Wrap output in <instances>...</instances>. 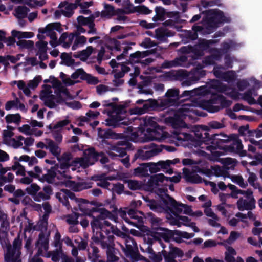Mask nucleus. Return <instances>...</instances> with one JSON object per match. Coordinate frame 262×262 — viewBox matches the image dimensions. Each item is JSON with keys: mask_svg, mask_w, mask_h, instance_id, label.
Returning <instances> with one entry per match:
<instances>
[{"mask_svg": "<svg viewBox=\"0 0 262 262\" xmlns=\"http://www.w3.org/2000/svg\"><path fill=\"white\" fill-rule=\"evenodd\" d=\"M41 80V77L40 76H37L33 80H30L28 83V86L29 89H34L36 88L40 81Z\"/></svg>", "mask_w": 262, "mask_h": 262, "instance_id": "864d4df0", "label": "nucleus"}, {"mask_svg": "<svg viewBox=\"0 0 262 262\" xmlns=\"http://www.w3.org/2000/svg\"><path fill=\"white\" fill-rule=\"evenodd\" d=\"M159 152L160 150L154 144H151L149 146H145L143 149H139L136 157L142 160H146L157 155Z\"/></svg>", "mask_w": 262, "mask_h": 262, "instance_id": "6ab92c4d", "label": "nucleus"}, {"mask_svg": "<svg viewBox=\"0 0 262 262\" xmlns=\"http://www.w3.org/2000/svg\"><path fill=\"white\" fill-rule=\"evenodd\" d=\"M200 128L202 130L198 129L195 132H191L190 133L176 131L172 134L173 141L178 145H182L190 148L193 147L196 148V149H193L194 151L201 155L204 152V149H206L211 152L210 159L222 163L226 172L228 170L233 169L236 163L235 160L230 158H219L220 156L223 155V152L220 149L213 146L214 144V139L210 138L209 134L206 132L207 127L204 126Z\"/></svg>", "mask_w": 262, "mask_h": 262, "instance_id": "f257e3e1", "label": "nucleus"}, {"mask_svg": "<svg viewBox=\"0 0 262 262\" xmlns=\"http://www.w3.org/2000/svg\"><path fill=\"white\" fill-rule=\"evenodd\" d=\"M192 111L191 106L187 104H185L179 108L174 114V117L170 119L173 127L176 128L185 127L186 125L183 122V119L184 117L189 116Z\"/></svg>", "mask_w": 262, "mask_h": 262, "instance_id": "ddd939ff", "label": "nucleus"}, {"mask_svg": "<svg viewBox=\"0 0 262 262\" xmlns=\"http://www.w3.org/2000/svg\"><path fill=\"white\" fill-rule=\"evenodd\" d=\"M183 173L186 180L193 183H199L202 182L201 178L195 172H190L186 168L183 169Z\"/></svg>", "mask_w": 262, "mask_h": 262, "instance_id": "c85d7f7f", "label": "nucleus"}, {"mask_svg": "<svg viewBox=\"0 0 262 262\" xmlns=\"http://www.w3.org/2000/svg\"><path fill=\"white\" fill-rule=\"evenodd\" d=\"M108 47L112 49H114L117 50H120V44L116 39H111L108 43Z\"/></svg>", "mask_w": 262, "mask_h": 262, "instance_id": "338daca9", "label": "nucleus"}, {"mask_svg": "<svg viewBox=\"0 0 262 262\" xmlns=\"http://www.w3.org/2000/svg\"><path fill=\"white\" fill-rule=\"evenodd\" d=\"M45 83H50L51 85H46L41 93L40 98L45 104L52 108L57 103L64 102L67 105L73 109H78L80 104L76 101H71L73 97L69 94L67 89L55 77L50 76L44 80Z\"/></svg>", "mask_w": 262, "mask_h": 262, "instance_id": "f03ea898", "label": "nucleus"}, {"mask_svg": "<svg viewBox=\"0 0 262 262\" xmlns=\"http://www.w3.org/2000/svg\"><path fill=\"white\" fill-rule=\"evenodd\" d=\"M77 21L78 25L81 26H88L89 28V30L88 33L89 34H94L96 33V30L94 27L92 18L89 17H84L82 16H79L77 17Z\"/></svg>", "mask_w": 262, "mask_h": 262, "instance_id": "a878e982", "label": "nucleus"}, {"mask_svg": "<svg viewBox=\"0 0 262 262\" xmlns=\"http://www.w3.org/2000/svg\"><path fill=\"white\" fill-rule=\"evenodd\" d=\"M126 256L133 261L138 260V254L136 252V245L134 241L128 238L126 242V248L124 249Z\"/></svg>", "mask_w": 262, "mask_h": 262, "instance_id": "412c9836", "label": "nucleus"}, {"mask_svg": "<svg viewBox=\"0 0 262 262\" xmlns=\"http://www.w3.org/2000/svg\"><path fill=\"white\" fill-rule=\"evenodd\" d=\"M220 4V0H210V1H203L201 3V5L204 8H208L209 7L219 5Z\"/></svg>", "mask_w": 262, "mask_h": 262, "instance_id": "4d7b16f0", "label": "nucleus"}, {"mask_svg": "<svg viewBox=\"0 0 262 262\" xmlns=\"http://www.w3.org/2000/svg\"><path fill=\"white\" fill-rule=\"evenodd\" d=\"M14 159L18 161L27 162L29 166H33L38 162L37 159L35 157H29L27 155H23L19 157H15Z\"/></svg>", "mask_w": 262, "mask_h": 262, "instance_id": "c9c22d12", "label": "nucleus"}, {"mask_svg": "<svg viewBox=\"0 0 262 262\" xmlns=\"http://www.w3.org/2000/svg\"><path fill=\"white\" fill-rule=\"evenodd\" d=\"M69 121L67 119L60 121L54 126L52 131L53 132H60V130H61L62 127L67 125Z\"/></svg>", "mask_w": 262, "mask_h": 262, "instance_id": "bf43d9fd", "label": "nucleus"}, {"mask_svg": "<svg viewBox=\"0 0 262 262\" xmlns=\"http://www.w3.org/2000/svg\"><path fill=\"white\" fill-rule=\"evenodd\" d=\"M12 84H17V87L20 89L24 93L28 96L30 94V90L29 89L28 85H26L25 82H24L22 80H19V81H14L12 82Z\"/></svg>", "mask_w": 262, "mask_h": 262, "instance_id": "a18cd8bd", "label": "nucleus"}, {"mask_svg": "<svg viewBox=\"0 0 262 262\" xmlns=\"http://www.w3.org/2000/svg\"><path fill=\"white\" fill-rule=\"evenodd\" d=\"M24 142V144L25 145L24 147H23L24 149L26 151H28V147L31 146L33 145L34 142V140L33 138L31 137H28L26 138H25L24 137V139L23 140V142Z\"/></svg>", "mask_w": 262, "mask_h": 262, "instance_id": "052dcab7", "label": "nucleus"}, {"mask_svg": "<svg viewBox=\"0 0 262 262\" xmlns=\"http://www.w3.org/2000/svg\"><path fill=\"white\" fill-rule=\"evenodd\" d=\"M164 194L165 196L164 199L168 201L170 204L174 207L178 212H183L184 214L195 217H200L203 215V212L202 211H197L196 212H193L190 207L182 204H179L169 195H167L165 193H164Z\"/></svg>", "mask_w": 262, "mask_h": 262, "instance_id": "4468645a", "label": "nucleus"}, {"mask_svg": "<svg viewBox=\"0 0 262 262\" xmlns=\"http://www.w3.org/2000/svg\"><path fill=\"white\" fill-rule=\"evenodd\" d=\"M232 181L236 183L242 187H245L246 184L244 182L242 177L239 176H233L231 177Z\"/></svg>", "mask_w": 262, "mask_h": 262, "instance_id": "6e6d98bb", "label": "nucleus"}, {"mask_svg": "<svg viewBox=\"0 0 262 262\" xmlns=\"http://www.w3.org/2000/svg\"><path fill=\"white\" fill-rule=\"evenodd\" d=\"M24 137L21 136H18L16 139L11 138L6 140L4 143L9 146H11L14 148H18L23 145V140Z\"/></svg>", "mask_w": 262, "mask_h": 262, "instance_id": "473e14b6", "label": "nucleus"}, {"mask_svg": "<svg viewBox=\"0 0 262 262\" xmlns=\"http://www.w3.org/2000/svg\"><path fill=\"white\" fill-rule=\"evenodd\" d=\"M40 41L36 43V46L38 49V52H46L47 48V42L43 39H39Z\"/></svg>", "mask_w": 262, "mask_h": 262, "instance_id": "e2e57ef3", "label": "nucleus"}, {"mask_svg": "<svg viewBox=\"0 0 262 262\" xmlns=\"http://www.w3.org/2000/svg\"><path fill=\"white\" fill-rule=\"evenodd\" d=\"M128 187L132 190L140 189L142 186V183L137 181L129 180L127 183Z\"/></svg>", "mask_w": 262, "mask_h": 262, "instance_id": "13d9d810", "label": "nucleus"}, {"mask_svg": "<svg viewBox=\"0 0 262 262\" xmlns=\"http://www.w3.org/2000/svg\"><path fill=\"white\" fill-rule=\"evenodd\" d=\"M55 31L59 32L62 31L61 24L59 23H50L45 28H39L38 29L39 33L37 35V38L39 39H43L45 35L50 36V38H52L56 35Z\"/></svg>", "mask_w": 262, "mask_h": 262, "instance_id": "2eb2a0df", "label": "nucleus"}, {"mask_svg": "<svg viewBox=\"0 0 262 262\" xmlns=\"http://www.w3.org/2000/svg\"><path fill=\"white\" fill-rule=\"evenodd\" d=\"M60 235L58 233H56L55 235L54 246L57 248L56 251L53 253H47L48 249V237L42 234L39 235V239L37 243L36 246L38 248V254L47 257L51 256L52 260L55 262L59 260L61 258L62 259L68 262V258L66 255L60 250L61 247Z\"/></svg>", "mask_w": 262, "mask_h": 262, "instance_id": "6e6552de", "label": "nucleus"}, {"mask_svg": "<svg viewBox=\"0 0 262 262\" xmlns=\"http://www.w3.org/2000/svg\"><path fill=\"white\" fill-rule=\"evenodd\" d=\"M145 128L144 129V137H141V141L146 142L152 140H161L166 136V133L157 126L156 122L151 118L145 120Z\"/></svg>", "mask_w": 262, "mask_h": 262, "instance_id": "9b49d317", "label": "nucleus"}, {"mask_svg": "<svg viewBox=\"0 0 262 262\" xmlns=\"http://www.w3.org/2000/svg\"><path fill=\"white\" fill-rule=\"evenodd\" d=\"M219 221L220 217L217 215V219L215 217H212L208 220V222L210 226L218 227H220Z\"/></svg>", "mask_w": 262, "mask_h": 262, "instance_id": "69168bd1", "label": "nucleus"}, {"mask_svg": "<svg viewBox=\"0 0 262 262\" xmlns=\"http://www.w3.org/2000/svg\"><path fill=\"white\" fill-rule=\"evenodd\" d=\"M29 9L25 6H19L15 10V15L19 18H23L26 16Z\"/></svg>", "mask_w": 262, "mask_h": 262, "instance_id": "c03bdc74", "label": "nucleus"}, {"mask_svg": "<svg viewBox=\"0 0 262 262\" xmlns=\"http://www.w3.org/2000/svg\"><path fill=\"white\" fill-rule=\"evenodd\" d=\"M60 76L65 84L67 85H71L76 82L75 80L78 78L84 79L85 77V73L82 69H78L72 74L71 78L68 77L62 72L60 73Z\"/></svg>", "mask_w": 262, "mask_h": 262, "instance_id": "aec40b11", "label": "nucleus"}, {"mask_svg": "<svg viewBox=\"0 0 262 262\" xmlns=\"http://www.w3.org/2000/svg\"><path fill=\"white\" fill-rule=\"evenodd\" d=\"M148 108V105L145 103L142 107H136L130 110V114L141 115L145 113Z\"/></svg>", "mask_w": 262, "mask_h": 262, "instance_id": "3c124183", "label": "nucleus"}, {"mask_svg": "<svg viewBox=\"0 0 262 262\" xmlns=\"http://www.w3.org/2000/svg\"><path fill=\"white\" fill-rule=\"evenodd\" d=\"M211 172L216 177H223L225 178L228 177V173L224 167H220L217 166L211 167Z\"/></svg>", "mask_w": 262, "mask_h": 262, "instance_id": "4c0bfd02", "label": "nucleus"}, {"mask_svg": "<svg viewBox=\"0 0 262 262\" xmlns=\"http://www.w3.org/2000/svg\"><path fill=\"white\" fill-rule=\"evenodd\" d=\"M240 233L236 231H231L230 236L226 242L229 244H232L236 240L239 236Z\"/></svg>", "mask_w": 262, "mask_h": 262, "instance_id": "680f3d73", "label": "nucleus"}, {"mask_svg": "<svg viewBox=\"0 0 262 262\" xmlns=\"http://www.w3.org/2000/svg\"><path fill=\"white\" fill-rule=\"evenodd\" d=\"M108 155L114 158L116 156L122 157L125 155V151L124 149L119 147H114L112 150L108 152Z\"/></svg>", "mask_w": 262, "mask_h": 262, "instance_id": "49530a36", "label": "nucleus"}, {"mask_svg": "<svg viewBox=\"0 0 262 262\" xmlns=\"http://www.w3.org/2000/svg\"><path fill=\"white\" fill-rule=\"evenodd\" d=\"M179 92L176 89H170L166 93V96L167 98L168 103H170L172 101L178 99Z\"/></svg>", "mask_w": 262, "mask_h": 262, "instance_id": "ea45409f", "label": "nucleus"}, {"mask_svg": "<svg viewBox=\"0 0 262 262\" xmlns=\"http://www.w3.org/2000/svg\"><path fill=\"white\" fill-rule=\"evenodd\" d=\"M172 235L174 239L178 243L182 242V238L189 239L194 236V233H189L186 232L176 231L172 234V231L159 228L156 229V231L147 230L143 234V239L144 242L148 244H151L155 239H164L166 242H168Z\"/></svg>", "mask_w": 262, "mask_h": 262, "instance_id": "0eeeda50", "label": "nucleus"}, {"mask_svg": "<svg viewBox=\"0 0 262 262\" xmlns=\"http://www.w3.org/2000/svg\"><path fill=\"white\" fill-rule=\"evenodd\" d=\"M164 182H168V177H166L164 176L162 173H159L155 174L150 177V179L149 181V185L150 187V189L151 190H155V191L156 192L158 198L160 199V204H157V202H155L156 204L155 205H164L165 204V202L163 200V198L162 197V195L164 194V193H165L167 195H168L165 191L161 189H158L156 190V188L157 186L161 185L163 184ZM149 199V200H152L155 202H156L155 200L150 199L149 196L146 198H144V201L146 202L145 199Z\"/></svg>", "mask_w": 262, "mask_h": 262, "instance_id": "f8f14e48", "label": "nucleus"}, {"mask_svg": "<svg viewBox=\"0 0 262 262\" xmlns=\"http://www.w3.org/2000/svg\"><path fill=\"white\" fill-rule=\"evenodd\" d=\"M40 188L39 186L35 184H32L26 188V191L28 194L33 196V199L35 201L37 202H40L42 200H47L49 199V195L50 192V189L49 188H46L45 190L47 191V194H45L42 192H39Z\"/></svg>", "mask_w": 262, "mask_h": 262, "instance_id": "dca6fc26", "label": "nucleus"}, {"mask_svg": "<svg viewBox=\"0 0 262 262\" xmlns=\"http://www.w3.org/2000/svg\"><path fill=\"white\" fill-rule=\"evenodd\" d=\"M18 104V100L17 99L9 101L7 102L5 105V109L6 110H10L12 108H16V106Z\"/></svg>", "mask_w": 262, "mask_h": 262, "instance_id": "774afa93", "label": "nucleus"}, {"mask_svg": "<svg viewBox=\"0 0 262 262\" xmlns=\"http://www.w3.org/2000/svg\"><path fill=\"white\" fill-rule=\"evenodd\" d=\"M148 166V171L150 173H156L160 170L161 169H166L164 161H159L157 163H146Z\"/></svg>", "mask_w": 262, "mask_h": 262, "instance_id": "7c9ffc66", "label": "nucleus"}, {"mask_svg": "<svg viewBox=\"0 0 262 262\" xmlns=\"http://www.w3.org/2000/svg\"><path fill=\"white\" fill-rule=\"evenodd\" d=\"M99 160L102 163L107 162V158L102 153L97 154L93 148L89 149L84 152V157L72 159L71 155L66 154L63 155L62 160L60 165L58 167L57 172L62 174L66 172L67 169L71 168L74 170H78L80 168H85L89 165H92L95 161Z\"/></svg>", "mask_w": 262, "mask_h": 262, "instance_id": "7ed1b4c3", "label": "nucleus"}, {"mask_svg": "<svg viewBox=\"0 0 262 262\" xmlns=\"http://www.w3.org/2000/svg\"><path fill=\"white\" fill-rule=\"evenodd\" d=\"M25 223L27 224V225L24 228V232H30L31 231H33L36 229L35 226H34L33 223L29 220L26 219Z\"/></svg>", "mask_w": 262, "mask_h": 262, "instance_id": "0e129e2a", "label": "nucleus"}, {"mask_svg": "<svg viewBox=\"0 0 262 262\" xmlns=\"http://www.w3.org/2000/svg\"><path fill=\"white\" fill-rule=\"evenodd\" d=\"M12 36L19 40H22L23 38H31L34 36L33 32H21L13 30L11 31Z\"/></svg>", "mask_w": 262, "mask_h": 262, "instance_id": "2f4dec72", "label": "nucleus"}, {"mask_svg": "<svg viewBox=\"0 0 262 262\" xmlns=\"http://www.w3.org/2000/svg\"><path fill=\"white\" fill-rule=\"evenodd\" d=\"M248 182L253 187L258 188L259 191L262 192V187H259V185L257 182V177L255 174L252 172L249 173Z\"/></svg>", "mask_w": 262, "mask_h": 262, "instance_id": "37998d69", "label": "nucleus"}, {"mask_svg": "<svg viewBox=\"0 0 262 262\" xmlns=\"http://www.w3.org/2000/svg\"><path fill=\"white\" fill-rule=\"evenodd\" d=\"M149 54L148 51L143 52L138 51L130 55V62L132 64L141 62L143 64H148L151 62L150 58H146L145 60L143 59L146 57Z\"/></svg>", "mask_w": 262, "mask_h": 262, "instance_id": "4be33fe9", "label": "nucleus"}, {"mask_svg": "<svg viewBox=\"0 0 262 262\" xmlns=\"http://www.w3.org/2000/svg\"><path fill=\"white\" fill-rule=\"evenodd\" d=\"M229 188L232 190L231 196L234 198H237L236 194H243L245 198H241L237 201L236 205L239 211L250 210L255 208V200L252 195V192L251 191H242L236 190L235 186L229 184Z\"/></svg>", "mask_w": 262, "mask_h": 262, "instance_id": "9d476101", "label": "nucleus"}, {"mask_svg": "<svg viewBox=\"0 0 262 262\" xmlns=\"http://www.w3.org/2000/svg\"><path fill=\"white\" fill-rule=\"evenodd\" d=\"M46 0H25V4L31 7H41L46 4Z\"/></svg>", "mask_w": 262, "mask_h": 262, "instance_id": "09e8293b", "label": "nucleus"}, {"mask_svg": "<svg viewBox=\"0 0 262 262\" xmlns=\"http://www.w3.org/2000/svg\"><path fill=\"white\" fill-rule=\"evenodd\" d=\"M162 197L165 202L164 205H155V202L146 199V203L147 205L149 206L150 209L158 212H165L168 214L167 215V218L168 220H171L170 223L173 225H177L180 227L181 225L191 227L193 231L199 232L200 230L195 226V223L191 222L188 217L179 215V213H183V212H178L174 207L170 204L169 202L164 199L165 196L164 194L162 195Z\"/></svg>", "mask_w": 262, "mask_h": 262, "instance_id": "20e7f679", "label": "nucleus"}, {"mask_svg": "<svg viewBox=\"0 0 262 262\" xmlns=\"http://www.w3.org/2000/svg\"><path fill=\"white\" fill-rule=\"evenodd\" d=\"M17 129L20 132L26 135H31L33 133V129L28 124L23 125Z\"/></svg>", "mask_w": 262, "mask_h": 262, "instance_id": "5fc2aeb1", "label": "nucleus"}, {"mask_svg": "<svg viewBox=\"0 0 262 262\" xmlns=\"http://www.w3.org/2000/svg\"><path fill=\"white\" fill-rule=\"evenodd\" d=\"M61 58L62 59V63L67 66H73L74 61L69 55L67 53H63L61 55Z\"/></svg>", "mask_w": 262, "mask_h": 262, "instance_id": "de8ad7c7", "label": "nucleus"}, {"mask_svg": "<svg viewBox=\"0 0 262 262\" xmlns=\"http://www.w3.org/2000/svg\"><path fill=\"white\" fill-rule=\"evenodd\" d=\"M0 241L2 246L7 249L5 256L6 262H21L19 257L21 245L20 239L18 238L15 239L12 247L7 238L9 224L6 214L0 213Z\"/></svg>", "mask_w": 262, "mask_h": 262, "instance_id": "423d86ee", "label": "nucleus"}, {"mask_svg": "<svg viewBox=\"0 0 262 262\" xmlns=\"http://www.w3.org/2000/svg\"><path fill=\"white\" fill-rule=\"evenodd\" d=\"M5 119L6 122L8 123L18 124L20 122L21 117L19 114H9L6 116Z\"/></svg>", "mask_w": 262, "mask_h": 262, "instance_id": "79ce46f5", "label": "nucleus"}, {"mask_svg": "<svg viewBox=\"0 0 262 262\" xmlns=\"http://www.w3.org/2000/svg\"><path fill=\"white\" fill-rule=\"evenodd\" d=\"M222 69L215 68L214 69V75L219 78H222L225 79V81H231L234 79L235 77V73L233 71H229L227 72H224L222 71Z\"/></svg>", "mask_w": 262, "mask_h": 262, "instance_id": "cd10ccee", "label": "nucleus"}, {"mask_svg": "<svg viewBox=\"0 0 262 262\" xmlns=\"http://www.w3.org/2000/svg\"><path fill=\"white\" fill-rule=\"evenodd\" d=\"M219 244L225 246L226 251L225 252V260L226 262H235L236 255V251L232 247L226 246L224 242L219 243Z\"/></svg>", "mask_w": 262, "mask_h": 262, "instance_id": "bb28decb", "label": "nucleus"}, {"mask_svg": "<svg viewBox=\"0 0 262 262\" xmlns=\"http://www.w3.org/2000/svg\"><path fill=\"white\" fill-rule=\"evenodd\" d=\"M91 226L93 231V241L98 244L100 243L103 248H107L111 251L112 248V236L108 235L106 237L103 235L102 232L106 234L112 233L118 235L117 229L102 216L94 219L91 223Z\"/></svg>", "mask_w": 262, "mask_h": 262, "instance_id": "39448f33", "label": "nucleus"}, {"mask_svg": "<svg viewBox=\"0 0 262 262\" xmlns=\"http://www.w3.org/2000/svg\"><path fill=\"white\" fill-rule=\"evenodd\" d=\"M12 168L17 175L24 176L25 174V169L18 162V161L15 162Z\"/></svg>", "mask_w": 262, "mask_h": 262, "instance_id": "603ef678", "label": "nucleus"}, {"mask_svg": "<svg viewBox=\"0 0 262 262\" xmlns=\"http://www.w3.org/2000/svg\"><path fill=\"white\" fill-rule=\"evenodd\" d=\"M129 11L126 9H118L115 11L114 7L108 4H104V9L101 12V16L104 18H110L115 14L128 13Z\"/></svg>", "mask_w": 262, "mask_h": 262, "instance_id": "b1692460", "label": "nucleus"}, {"mask_svg": "<svg viewBox=\"0 0 262 262\" xmlns=\"http://www.w3.org/2000/svg\"><path fill=\"white\" fill-rule=\"evenodd\" d=\"M230 138L233 143L232 146L226 148V152L236 153L241 157L246 156V151L243 149V146L238 137L236 135H232Z\"/></svg>", "mask_w": 262, "mask_h": 262, "instance_id": "a211bd4d", "label": "nucleus"}, {"mask_svg": "<svg viewBox=\"0 0 262 262\" xmlns=\"http://www.w3.org/2000/svg\"><path fill=\"white\" fill-rule=\"evenodd\" d=\"M164 257L165 262H181L180 260H177L176 258H182L184 254L183 251L177 247H171L168 252L165 250H162L160 252Z\"/></svg>", "mask_w": 262, "mask_h": 262, "instance_id": "f3484780", "label": "nucleus"}, {"mask_svg": "<svg viewBox=\"0 0 262 262\" xmlns=\"http://www.w3.org/2000/svg\"><path fill=\"white\" fill-rule=\"evenodd\" d=\"M93 51L94 48L92 46H88L86 49L81 51L74 56L79 58L81 60L84 61L88 58Z\"/></svg>", "mask_w": 262, "mask_h": 262, "instance_id": "72a5a7b5", "label": "nucleus"}, {"mask_svg": "<svg viewBox=\"0 0 262 262\" xmlns=\"http://www.w3.org/2000/svg\"><path fill=\"white\" fill-rule=\"evenodd\" d=\"M16 44L20 48L29 49L34 46V42L31 40H19Z\"/></svg>", "mask_w": 262, "mask_h": 262, "instance_id": "8fccbe9b", "label": "nucleus"}, {"mask_svg": "<svg viewBox=\"0 0 262 262\" xmlns=\"http://www.w3.org/2000/svg\"><path fill=\"white\" fill-rule=\"evenodd\" d=\"M75 40L74 41V44L72 47V50H75L78 48L79 45L82 46L86 42L87 39L86 38L82 35H75Z\"/></svg>", "mask_w": 262, "mask_h": 262, "instance_id": "58836bf2", "label": "nucleus"}, {"mask_svg": "<svg viewBox=\"0 0 262 262\" xmlns=\"http://www.w3.org/2000/svg\"><path fill=\"white\" fill-rule=\"evenodd\" d=\"M257 94L254 91H250L245 93L243 98L245 100L247 101L249 104H254L256 103V100L254 98V97Z\"/></svg>", "mask_w": 262, "mask_h": 262, "instance_id": "a19ab883", "label": "nucleus"}, {"mask_svg": "<svg viewBox=\"0 0 262 262\" xmlns=\"http://www.w3.org/2000/svg\"><path fill=\"white\" fill-rule=\"evenodd\" d=\"M74 38L75 34L74 33L68 34L64 33L59 38V42L62 44L64 48H68L71 45Z\"/></svg>", "mask_w": 262, "mask_h": 262, "instance_id": "c756f323", "label": "nucleus"}, {"mask_svg": "<svg viewBox=\"0 0 262 262\" xmlns=\"http://www.w3.org/2000/svg\"><path fill=\"white\" fill-rule=\"evenodd\" d=\"M203 27L201 26H194L193 29L196 32L203 31L209 34L211 28H215L217 25L224 22H228L230 19L225 16L222 12L218 10H209L207 11L206 16L204 18Z\"/></svg>", "mask_w": 262, "mask_h": 262, "instance_id": "1a4fd4ad", "label": "nucleus"}, {"mask_svg": "<svg viewBox=\"0 0 262 262\" xmlns=\"http://www.w3.org/2000/svg\"><path fill=\"white\" fill-rule=\"evenodd\" d=\"M47 146L46 147V149H49L50 151L53 155L57 156L60 154V148L52 141L47 139Z\"/></svg>", "mask_w": 262, "mask_h": 262, "instance_id": "e433bc0d", "label": "nucleus"}, {"mask_svg": "<svg viewBox=\"0 0 262 262\" xmlns=\"http://www.w3.org/2000/svg\"><path fill=\"white\" fill-rule=\"evenodd\" d=\"M79 1L76 0V4L69 3L64 2L59 5L60 11L62 14L67 16L70 17L73 13V10L76 8V5H78Z\"/></svg>", "mask_w": 262, "mask_h": 262, "instance_id": "393cba45", "label": "nucleus"}, {"mask_svg": "<svg viewBox=\"0 0 262 262\" xmlns=\"http://www.w3.org/2000/svg\"><path fill=\"white\" fill-rule=\"evenodd\" d=\"M215 207L216 210L220 212L223 216L228 218L233 214V212L231 210V209L235 208L233 205L226 204V203H222L216 205Z\"/></svg>", "mask_w": 262, "mask_h": 262, "instance_id": "5701e85b", "label": "nucleus"}, {"mask_svg": "<svg viewBox=\"0 0 262 262\" xmlns=\"http://www.w3.org/2000/svg\"><path fill=\"white\" fill-rule=\"evenodd\" d=\"M134 174L138 177H144L148 175V166L146 163L140 165L134 169Z\"/></svg>", "mask_w": 262, "mask_h": 262, "instance_id": "f704fd0d", "label": "nucleus"}]
</instances>
